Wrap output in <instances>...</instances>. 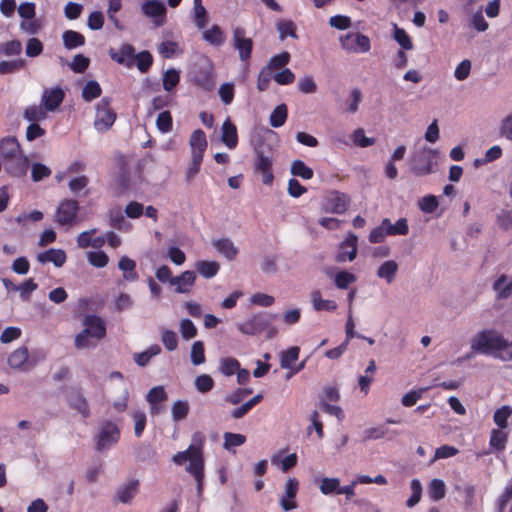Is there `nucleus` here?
Listing matches in <instances>:
<instances>
[{"instance_id": "nucleus-22", "label": "nucleus", "mask_w": 512, "mask_h": 512, "mask_svg": "<svg viewBox=\"0 0 512 512\" xmlns=\"http://www.w3.org/2000/svg\"><path fill=\"white\" fill-rule=\"evenodd\" d=\"M196 274L194 271L186 270L179 276L174 277L170 281V285L175 287L176 293H189L195 283Z\"/></svg>"}, {"instance_id": "nucleus-17", "label": "nucleus", "mask_w": 512, "mask_h": 512, "mask_svg": "<svg viewBox=\"0 0 512 512\" xmlns=\"http://www.w3.org/2000/svg\"><path fill=\"white\" fill-rule=\"evenodd\" d=\"M28 168L29 160L22 152L5 161L6 171L14 177L26 175Z\"/></svg>"}, {"instance_id": "nucleus-42", "label": "nucleus", "mask_w": 512, "mask_h": 512, "mask_svg": "<svg viewBox=\"0 0 512 512\" xmlns=\"http://www.w3.org/2000/svg\"><path fill=\"white\" fill-rule=\"evenodd\" d=\"M393 39L401 47L400 50L410 51L414 48L411 37L403 28L398 27L396 24H394L393 29Z\"/></svg>"}, {"instance_id": "nucleus-48", "label": "nucleus", "mask_w": 512, "mask_h": 512, "mask_svg": "<svg viewBox=\"0 0 512 512\" xmlns=\"http://www.w3.org/2000/svg\"><path fill=\"white\" fill-rule=\"evenodd\" d=\"M240 368V362L233 357H224L219 361V371L225 376H232Z\"/></svg>"}, {"instance_id": "nucleus-63", "label": "nucleus", "mask_w": 512, "mask_h": 512, "mask_svg": "<svg viewBox=\"0 0 512 512\" xmlns=\"http://www.w3.org/2000/svg\"><path fill=\"white\" fill-rule=\"evenodd\" d=\"M88 262L96 267L103 268L108 264V255L103 251H90L87 253Z\"/></svg>"}, {"instance_id": "nucleus-28", "label": "nucleus", "mask_w": 512, "mask_h": 512, "mask_svg": "<svg viewBox=\"0 0 512 512\" xmlns=\"http://www.w3.org/2000/svg\"><path fill=\"white\" fill-rule=\"evenodd\" d=\"M48 111L40 103L27 106L23 111V118L30 123H37L48 118Z\"/></svg>"}, {"instance_id": "nucleus-44", "label": "nucleus", "mask_w": 512, "mask_h": 512, "mask_svg": "<svg viewBox=\"0 0 512 512\" xmlns=\"http://www.w3.org/2000/svg\"><path fill=\"white\" fill-rule=\"evenodd\" d=\"M110 225L121 231H129L131 228V224L126 221L123 213L120 209H114L110 211L109 214Z\"/></svg>"}, {"instance_id": "nucleus-38", "label": "nucleus", "mask_w": 512, "mask_h": 512, "mask_svg": "<svg viewBox=\"0 0 512 512\" xmlns=\"http://www.w3.org/2000/svg\"><path fill=\"white\" fill-rule=\"evenodd\" d=\"M28 360V349L25 346L19 347L8 357V364L13 369H22Z\"/></svg>"}, {"instance_id": "nucleus-8", "label": "nucleus", "mask_w": 512, "mask_h": 512, "mask_svg": "<svg viewBox=\"0 0 512 512\" xmlns=\"http://www.w3.org/2000/svg\"><path fill=\"white\" fill-rule=\"evenodd\" d=\"M120 438V429L112 421H104L99 427L96 447L98 451H106L115 445Z\"/></svg>"}, {"instance_id": "nucleus-45", "label": "nucleus", "mask_w": 512, "mask_h": 512, "mask_svg": "<svg viewBox=\"0 0 512 512\" xmlns=\"http://www.w3.org/2000/svg\"><path fill=\"white\" fill-rule=\"evenodd\" d=\"M290 171L292 175L301 177L304 180H309L313 177V170L307 166L302 160H294L291 164Z\"/></svg>"}, {"instance_id": "nucleus-19", "label": "nucleus", "mask_w": 512, "mask_h": 512, "mask_svg": "<svg viewBox=\"0 0 512 512\" xmlns=\"http://www.w3.org/2000/svg\"><path fill=\"white\" fill-rule=\"evenodd\" d=\"M139 480L132 479L120 485L115 493L114 500L123 504L130 503L139 491Z\"/></svg>"}, {"instance_id": "nucleus-6", "label": "nucleus", "mask_w": 512, "mask_h": 512, "mask_svg": "<svg viewBox=\"0 0 512 512\" xmlns=\"http://www.w3.org/2000/svg\"><path fill=\"white\" fill-rule=\"evenodd\" d=\"M116 117L115 111L111 108V98L103 97L96 105L94 128L104 133L113 126Z\"/></svg>"}, {"instance_id": "nucleus-56", "label": "nucleus", "mask_w": 512, "mask_h": 512, "mask_svg": "<svg viewBox=\"0 0 512 512\" xmlns=\"http://www.w3.org/2000/svg\"><path fill=\"white\" fill-rule=\"evenodd\" d=\"M357 280L356 276L353 273L348 271H340L334 276V284L339 289H347L348 286L354 283Z\"/></svg>"}, {"instance_id": "nucleus-25", "label": "nucleus", "mask_w": 512, "mask_h": 512, "mask_svg": "<svg viewBox=\"0 0 512 512\" xmlns=\"http://www.w3.org/2000/svg\"><path fill=\"white\" fill-rule=\"evenodd\" d=\"M20 144L15 137L3 138L0 141V157L4 161L21 153Z\"/></svg>"}, {"instance_id": "nucleus-12", "label": "nucleus", "mask_w": 512, "mask_h": 512, "mask_svg": "<svg viewBox=\"0 0 512 512\" xmlns=\"http://www.w3.org/2000/svg\"><path fill=\"white\" fill-rule=\"evenodd\" d=\"M256 160L254 164V168L256 172L261 173L262 182L265 185H271L274 180V175L272 173V157L266 155L264 150L260 147L255 149Z\"/></svg>"}, {"instance_id": "nucleus-39", "label": "nucleus", "mask_w": 512, "mask_h": 512, "mask_svg": "<svg viewBox=\"0 0 512 512\" xmlns=\"http://www.w3.org/2000/svg\"><path fill=\"white\" fill-rule=\"evenodd\" d=\"M161 353V347L158 344L151 345L143 352L134 353L133 359L140 367H145L152 357Z\"/></svg>"}, {"instance_id": "nucleus-31", "label": "nucleus", "mask_w": 512, "mask_h": 512, "mask_svg": "<svg viewBox=\"0 0 512 512\" xmlns=\"http://www.w3.org/2000/svg\"><path fill=\"white\" fill-rule=\"evenodd\" d=\"M68 402L70 407L78 411L84 418L89 417L90 409L87 399L80 392L71 393Z\"/></svg>"}, {"instance_id": "nucleus-55", "label": "nucleus", "mask_w": 512, "mask_h": 512, "mask_svg": "<svg viewBox=\"0 0 512 512\" xmlns=\"http://www.w3.org/2000/svg\"><path fill=\"white\" fill-rule=\"evenodd\" d=\"M131 417L134 421V434L136 437H141L145 430L147 423L146 413L142 410L132 412Z\"/></svg>"}, {"instance_id": "nucleus-21", "label": "nucleus", "mask_w": 512, "mask_h": 512, "mask_svg": "<svg viewBox=\"0 0 512 512\" xmlns=\"http://www.w3.org/2000/svg\"><path fill=\"white\" fill-rule=\"evenodd\" d=\"M496 300H506L512 296V275L501 274L493 282Z\"/></svg>"}, {"instance_id": "nucleus-11", "label": "nucleus", "mask_w": 512, "mask_h": 512, "mask_svg": "<svg viewBox=\"0 0 512 512\" xmlns=\"http://www.w3.org/2000/svg\"><path fill=\"white\" fill-rule=\"evenodd\" d=\"M232 46L238 51L242 62H247L250 59L253 41L251 38L246 37L244 28L236 27L233 29Z\"/></svg>"}, {"instance_id": "nucleus-41", "label": "nucleus", "mask_w": 512, "mask_h": 512, "mask_svg": "<svg viewBox=\"0 0 512 512\" xmlns=\"http://www.w3.org/2000/svg\"><path fill=\"white\" fill-rule=\"evenodd\" d=\"M508 433L503 429H493L490 434L489 445L495 451H503L506 447Z\"/></svg>"}, {"instance_id": "nucleus-49", "label": "nucleus", "mask_w": 512, "mask_h": 512, "mask_svg": "<svg viewBox=\"0 0 512 512\" xmlns=\"http://www.w3.org/2000/svg\"><path fill=\"white\" fill-rule=\"evenodd\" d=\"M22 52V44L19 40H11L0 43V56H19Z\"/></svg>"}, {"instance_id": "nucleus-47", "label": "nucleus", "mask_w": 512, "mask_h": 512, "mask_svg": "<svg viewBox=\"0 0 512 512\" xmlns=\"http://www.w3.org/2000/svg\"><path fill=\"white\" fill-rule=\"evenodd\" d=\"M26 61L24 59L18 58L14 60H2L0 61V75H7L16 73L25 67Z\"/></svg>"}, {"instance_id": "nucleus-9", "label": "nucleus", "mask_w": 512, "mask_h": 512, "mask_svg": "<svg viewBox=\"0 0 512 512\" xmlns=\"http://www.w3.org/2000/svg\"><path fill=\"white\" fill-rule=\"evenodd\" d=\"M341 47L350 53H366L371 49V43L368 36L349 32L342 35L339 39Z\"/></svg>"}, {"instance_id": "nucleus-46", "label": "nucleus", "mask_w": 512, "mask_h": 512, "mask_svg": "<svg viewBox=\"0 0 512 512\" xmlns=\"http://www.w3.org/2000/svg\"><path fill=\"white\" fill-rule=\"evenodd\" d=\"M279 38L284 40L287 37L297 38L296 25L292 20H280L276 24Z\"/></svg>"}, {"instance_id": "nucleus-43", "label": "nucleus", "mask_w": 512, "mask_h": 512, "mask_svg": "<svg viewBox=\"0 0 512 512\" xmlns=\"http://www.w3.org/2000/svg\"><path fill=\"white\" fill-rule=\"evenodd\" d=\"M288 110L285 104L278 105L270 114L269 122L273 128L283 126L287 120Z\"/></svg>"}, {"instance_id": "nucleus-33", "label": "nucleus", "mask_w": 512, "mask_h": 512, "mask_svg": "<svg viewBox=\"0 0 512 512\" xmlns=\"http://www.w3.org/2000/svg\"><path fill=\"white\" fill-rule=\"evenodd\" d=\"M311 303L315 311H334L337 308L335 301L322 299L319 290H315L311 293Z\"/></svg>"}, {"instance_id": "nucleus-20", "label": "nucleus", "mask_w": 512, "mask_h": 512, "mask_svg": "<svg viewBox=\"0 0 512 512\" xmlns=\"http://www.w3.org/2000/svg\"><path fill=\"white\" fill-rule=\"evenodd\" d=\"M299 488V482L296 478H289L285 484L284 495L280 499V506L284 511H290L296 508L295 497Z\"/></svg>"}, {"instance_id": "nucleus-5", "label": "nucleus", "mask_w": 512, "mask_h": 512, "mask_svg": "<svg viewBox=\"0 0 512 512\" xmlns=\"http://www.w3.org/2000/svg\"><path fill=\"white\" fill-rule=\"evenodd\" d=\"M276 318V314L260 312L245 321L237 323V329L245 335H257L266 330Z\"/></svg>"}, {"instance_id": "nucleus-29", "label": "nucleus", "mask_w": 512, "mask_h": 512, "mask_svg": "<svg viewBox=\"0 0 512 512\" xmlns=\"http://www.w3.org/2000/svg\"><path fill=\"white\" fill-rule=\"evenodd\" d=\"M192 20L199 30L206 27L209 18L207 10L202 4V0H193Z\"/></svg>"}, {"instance_id": "nucleus-50", "label": "nucleus", "mask_w": 512, "mask_h": 512, "mask_svg": "<svg viewBox=\"0 0 512 512\" xmlns=\"http://www.w3.org/2000/svg\"><path fill=\"white\" fill-rule=\"evenodd\" d=\"M319 489L323 495L339 494L340 480L324 477L320 480Z\"/></svg>"}, {"instance_id": "nucleus-58", "label": "nucleus", "mask_w": 512, "mask_h": 512, "mask_svg": "<svg viewBox=\"0 0 512 512\" xmlns=\"http://www.w3.org/2000/svg\"><path fill=\"white\" fill-rule=\"evenodd\" d=\"M134 63L140 72L145 73L151 67L153 63V57L148 51H142L138 54H134Z\"/></svg>"}, {"instance_id": "nucleus-15", "label": "nucleus", "mask_w": 512, "mask_h": 512, "mask_svg": "<svg viewBox=\"0 0 512 512\" xmlns=\"http://www.w3.org/2000/svg\"><path fill=\"white\" fill-rule=\"evenodd\" d=\"M349 199L346 194L338 191H332L323 203L325 212L334 214H343L348 207Z\"/></svg>"}, {"instance_id": "nucleus-18", "label": "nucleus", "mask_w": 512, "mask_h": 512, "mask_svg": "<svg viewBox=\"0 0 512 512\" xmlns=\"http://www.w3.org/2000/svg\"><path fill=\"white\" fill-rule=\"evenodd\" d=\"M134 53V47L128 43L122 44L118 50L113 48L109 50V55L113 61L125 65L128 68L132 67L134 64Z\"/></svg>"}, {"instance_id": "nucleus-2", "label": "nucleus", "mask_w": 512, "mask_h": 512, "mask_svg": "<svg viewBox=\"0 0 512 512\" xmlns=\"http://www.w3.org/2000/svg\"><path fill=\"white\" fill-rule=\"evenodd\" d=\"M508 346L509 340L494 328L482 329L470 340V348L473 352L492 357L499 356V352H503Z\"/></svg>"}, {"instance_id": "nucleus-27", "label": "nucleus", "mask_w": 512, "mask_h": 512, "mask_svg": "<svg viewBox=\"0 0 512 512\" xmlns=\"http://www.w3.org/2000/svg\"><path fill=\"white\" fill-rule=\"evenodd\" d=\"M189 145L192 155H201L203 157L204 151L207 148V139L204 131L197 129L193 131L190 137Z\"/></svg>"}, {"instance_id": "nucleus-36", "label": "nucleus", "mask_w": 512, "mask_h": 512, "mask_svg": "<svg viewBox=\"0 0 512 512\" xmlns=\"http://www.w3.org/2000/svg\"><path fill=\"white\" fill-rule=\"evenodd\" d=\"M64 47L68 50L75 49L85 44V37L74 30H67L62 35Z\"/></svg>"}, {"instance_id": "nucleus-59", "label": "nucleus", "mask_w": 512, "mask_h": 512, "mask_svg": "<svg viewBox=\"0 0 512 512\" xmlns=\"http://www.w3.org/2000/svg\"><path fill=\"white\" fill-rule=\"evenodd\" d=\"M191 362L193 365L198 366L205 362V350L202 341H195L191 347Z\"/></svg>"}, {"instance_id": "nucleus-16", "label": "nucleus", "mask_w": 512, "mask_h": 512, "mask_svg": "<svg viewBox=\"0 0 512 512\" xmlns=\"http://www.w3.org/2000/svg\"><path fill=\"white\" fill-rule=\"evenodd\" d=\"M358 237L349 233L343 242L339 245V251L336 255L337 262L353 261L357 255Z\"/></svg>"}, {"instance_id": "nucleus-57", "label": "nucleus", "mask_w": 512, "mask_h": 512, "mask_svg": "<svg viewBox=\"0 0 512 512\" xmlns=\"http://www.w3.org/2000/svg\"><path fill=\"white\" fill-rule=\"evenodd\" d=\"M362 101V92L359 88H353L350 91L349 98L346 102L345 111L354 114L358 111L359 104Z\"/></svg>"}, {"instance_id": "nucleus-10", "label": "nucleus", "mask_w": 512, "mask_h": 512, "mask_svg": "<svg viewBox=\"0 0 512 512\" xmlns=\"http://www.w3.org/2000/svg\"><path fill=\"white\" fill-rule=\"evenodd\" d=\"M142 14L151 19L156 27H161L166 23L167 9L161 0H145L141 4Z\"/></svg>"}, {"instance_id": "nucleus-32", "label": "nucleus", "mask_w": 512, "mask_h": 512, "mask_svg": "<svg viewBox=\"0 0 512 512\" xmlns=\"http://www.w3.org/2000/svg\"><path fill=\"white\" fill-rule=\"evenodd\" d=\"M118 268L123 271V277L126 281L132 282L138 279L135 270L136 262L127 256H122L118 262Z\"/></svg>"}, {"instance_id": "nucleus-61", "label": "nucleus", "mask_w": 512, "mask_h": 512, "mask_svg": "<svg viewBox=\"0 0 512 512\" xmlns=\"http://www.w3.org/2000/svg\"><path fill=\"white\" fill-rule=\"evenodd\" d=\"M158 52L161 54L162 57L170 59L174 57L176 54L181 53V50L179 49V46L176 42L163 41L158 46Z\"/></svg>"}, {"instance_id": "nucleus-4", "label": "nucleus", "mask_w": 512, "mask_h": 512, "mask_svg": "<svg viewBox=\"0 0 512 512\" xmlns=\"http://www.w3.org/2000/svg\"><path fill=\"white\" fill-rule=\"evenodd\" d=\"M437 151L423 146L415 151L410 160V169L416 176H425L434 171V158Z\"/></svg>"}, {"instance_id": "nucleus-13", "label": "nucleus", "mask_w": 512, "mask_h": 512, "mask_svg": "<svg viewBox=\"0 0 512 512\" xmlns=\"http://www.w3.org/2000/svg\"><path fill=\"white\" fill-rule=\"evenodd\" d=\"M65 98V92L60 86L45 88L41 94L40 103L51 113L61 106Z\"/></svg>"}, {"instance_id": "nucleus-34", "label": "nucleus", "mask_w": 512, "mask_h": 512, "mask_svg": "<svg viewBox=\"0 0 512 512\" xmlns=\"http://www.w3.org/2000/svg\"><path fill=\"white\" fill-rule=\"evenodd\" d=\"M195 268L202 277L210 279L217 275L220 266L216 261L200 260L196 262Z\"/></svg>"}, {"instance_id": "nucleus-7", "label": "nucleus", "mask_w": 512, "mask_h": 512, "mask_svg": "<svg viewBox=\"0 0 512 512\" xmlns=\"http://www.w3.org/2000/svg\"><path fill=\"white\" fill-rule=\"evenodd\" d=\"M79 203L73 199H65L59 203L54 215V221L59 226L71 227L77 221Z\"/></svg>"}, {"instance_id": "nucleus-53", "label": "nucleus", "mask_w": 512, "mask_h": 512, "mask_svg": "<svg viewBox=\"0 0 512 512\" xmlns=\"http://www.w3.org/2000/svg\"><path fill=\"white\" fill-rule=\"evenodd\" d=\"M102 89L97 81L91 80L86 83L82 90V97L90 102L101 95Z\"/></svg>"}, {"instance_id": "nucleus-54", "label": "nucleus", "mask_w": 512, "mask_h": 512, "mask_svg": "<svg viewBox=\"0 0 512 512\" xmlns=\"http://www.w3.org/2000/svg\"><path fill=\"white\" fill-rule=\"evenodd\" d=\"M180 74L174 68L168 69L163 75V88L167 92H171L178 85Z\"/></svg>"}, {"instance_id": "nucleus-37", "label": "nucleus", "mask_w": 512, "mask_h": 512, "mask_svg": "<svg viewBox=\"0 0 512 512\" xmlns=\"http://www.w3.org/2000/svg\"><path fill=\"white\" fill-rule=\"evenodd\" d=\"M397 271L398 264L394 260H388L379 266L377 276L390 284L394 280Z\"/></svg>"}, {"instance_id": "nucleus-23", "label": "nucleus", "mask_w": 512, "mask_h": 512, "mask_svg": "<svg viewBox=\"0 0 512 512\" xmlns=\"http://www.w3.org/2000/svg\"><path fill=\"white\" fill-rule=\"evenodd\" d=\"M41 264L53 263L56 267H62L66 262V253L62 249H49L37 255Z\"/></svg>"}, {"instance_id": "nucleus-26", "label": "nucleus", "mask_w": 512, "mask_h": 512, "mask_svg": "<svg viewBox=\"0 0 512 512\" xmlns=\"http://www.w3.org/2000/svg\"><path fill=\"white\" fill-rule=\"evenodd\" d=\"M214 248L227 260L232 261L237 257L238 248L229 238H221L213 241Z\"/></svg>"}, {"instance_id": "nucleus-40", "label": "nucleus", "mask_w": 512, "mask_h": 512, "mask_svg": "<svg viewBox=\"0 0 512 512\" xmlns=\"http://www.w3.org/2000/svg\"><path fill=\"white\" fill-rule=\"evenodd\" d=\"M300 348L293 346L280 354V366L283 369H292L295 362L298 360Z\"/></svg>"}, {"instance_id": "nucleus-30", "label": "nucleus", "mask_w": 512, "mask_h": 512, "mask_svg": "<svg viewBox=\"0 0 512 512\" xmlns=\"http://www.w3.org/2000/svg\"><path fill=\"white\" fill-rule=\"evenodd\" d=\"M388 236H405L409 232L408 222L405 218H400L392 224L388 218L382 220Z\"/></svg>"}, {"instance_id": "nucleus-35", "label": "nucleus", "mask_w": 512, "mask_h": 512, "mask_svg": "<svg viewBox=\"0 0 512 512\" xmlns=\"http://www.w3.org/2000/svg\"><path fill=\"white\" fill-rule=\"evenodd\" d=\"M202 38L213 46H221L225 42V34L218 25H213L203 32Z\"/></svg>"}, {"instance_id": "nucleus-64", "label": "nucleus", "mask_w": 512, "mask_h": 512, "mask_svg": "<svg viewBox=\"0 0 512 512\" xmlns=\"http://www.w3.org/2000/svg\"><path fill=\"white\" fill-rule=\"evenodd\" d=\"M167 399V393L163 386H155L151 388L147 395L146 401L149 404L162 403Z\"/></svg>"}, {"instance_id": "nucleus-3", "label": "nucleus", "mask_w": 512, "mask_h": 512, "mask_svg": "<svg viewBox=\"0 0 512 512\" xmlns=\"http://www.w3.org/2000/svg\"><path fill=\"white\" fill-rule=\"evenodd\" d=\"M84 329L75 336L77 349H90L96 347L99 341L106 336V322L95 314H86L82 319Z\"/></svg>"}, {"instance_id": "nucleus-62", "label": "nucleus", "mask_w": 512, "mask_h": 512, "mask_svg": "<svg viewBox=\"0 0 512 512\" xmlns=\"http://www.w3.org/2000/svg\"><path fill=\"white\" fill-rule=\"evenodd\" d=\"M194 385L200 393H207L214 387V380L208 374H202L195 378Z\"/></svg>"}, {"instance_id": "nucleus-24", "label": "nucleus", "mask_w": 512, "mask_h": 512, "mask_svg": "<svg viewBox=\"0 0 512 512\" xmlns=\"http://www.w3.org/2000/svg\"><path fill=\"white\" fill-rule=\"evenodd\" d=\"M221 140L229 149H235L238 144V134L236 126L227 118L222 124Z\"/></svg>"}, {"instance_id": "nucleus-60", "label": "nucleus", "mask_w": 512, "mask_h": 512, "mask_svg": "<svg viewBox=\"0 0 512 512\" xmlns=\"http://www.w3.org/2000/svg\"><path fill=\"white\" fill-rule=\"evenodd\" d=\"M290 61V54L288 52H282L280 54L274 55L269 63L265 66L268 68L270 72L276 69L284 68Z\"/></svg>"}, {"instance_id": "nucleus-14", "label": "nucleus", "mask_w": 512, "mask_h": 512, "mask_svg": "<svg viewBox=\"0 0 512 512\" xmlns=\"http://www.w3.org/2000/svg\"><path fill=\"white\" fill-rule=\"evenodd\" d=\"M192 81L204 90H212L214 87L212 64L210 62H206L205 64L198 66L197 69L192 72Z\"/></svg>"}, {"instance_id": "nucleus-1", "label": "nucleus", "mask_w": 512, "mask_h": 512, "mask_svg": "<svg viewBox=\"0 0 512 512\" xmlns=\"http://www.w3.org/2000/svg\"><path fill=\"white\" fill-rule=\"evenodd\" d=\"M204 442V436L200 432H196L192 436V443L189 447L176 453L172 460L176 465H183L186 461H189V465L186 467V471L191 474L197 483V494L202 495L203 491V479H204V457L202 452V446Z\"/></svg>"}, {"instance_id": "nucleus-52", "label": "nucleus", "mask_w": 512, "mask_h": 512, "mask_svg": "<svg viewBox=\"0 0 512 512\" xmlns=\"http://www.w3.org/2000/svg\"><path fill=\"white\" fill-rule=\"evenodd\" d=\"M224 438V448L228 451L233 450L235 447H239L243 445L246 441V437L243 434L225 432L223 435Z\"/></svg>"}, {"instance_id": "nucleus-51", "label": "nucleus", "mask_w": 512, "mask_h": 512, "mask_svg": "<svg viewBox=\"0 0 512 512\" xmlns=\"http://www.w3.org/2000/svg\"><path fill=\"white\" fill-rule=\"evenodd\" d=\"M512 415V407L504 405L498 408L493 415L494 423L500 428L505 429L508 426V418Z\"/></svg>"}]
</instances>
